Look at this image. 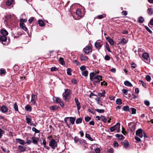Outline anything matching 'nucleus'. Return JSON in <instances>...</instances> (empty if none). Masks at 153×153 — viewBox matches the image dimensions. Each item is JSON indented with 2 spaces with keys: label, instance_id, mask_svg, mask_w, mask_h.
I'll return each mask as SVG.
<instances>
[{
  "label": "nucleus",
  "instance_id": "0eeeda50",
  "mask_svg": "<svg viewBox=\"0 0 153 153\" xmlns=\"http://www.w3.org/2000/svg\"><path fill=\"white\" fill-rule=\"evenodd\" d=\"M102 45V42L100 40H97L95 43V47L96 48L98 49H100Z\"/></svg>",
  "mask_w": 153,
  "mask_h": 153
},
{
  "label": "nucleus",
  "instance_id": "c85d7f7f",
  "mask_svg": "<svg viewBox=\"0 0 153 153\" xmlns=\"http://www.w3.org/2000/svg\"><path fill=\"white\" fill-rule=\"evenodd\" d=\"M38 23L39 25L41 27H43L45 25L44 23L42 20H38Z\"/></svg>",
  "mask_w": 153,
  "mask_h": 153
},
{
  "label": "nucleus",
  "instance_id": "58836bf2",
  "mask_svg": "<svg viewBox=\"0 0 153 153\" xmlns=\"http://www.w3.org/2000/svg\"><path fill=\"white\" fill-rule=\"evenodd\" d=\"M88 72L87 70L85 71L82 73V75L85 77H86L88 76Z\"/></svg>",
  "mask_w": 153,
  "mask_h": 153
},
{
  "label": "nucleus",
  "instance_id": "6e6d98bb",
  "mask_svg": "<svg viewBox=\"0 0 153 153\" xmlns=\"http://www.w3.org/2000/svg\"><path fill=\"white\" fill-rule=\"evenodd\" d=\"M146 79L147 81L149 82L151 79V77L150 76L147 75L146 76Z\"/></svg>",
  "mask_w": 153,
  "mask_h": 153
},
{
  "label": "nucleus",
  "instance_id": "4be33fe9",
  "mask_svg": "<svg viewBox=\"0 0 153 153\" xmlns=\"http://www.w3.org/2000/svg\"><path fill=\"white\" fill-rule=\"evenodd\" d=\"M53 100L54 102L56 103H59L61 102L60 99L57 97H54L53 98Z\"/></svg>",
  "mask_w": 153,
  "mask_h": 153
},
{
  "label": "nucleus",
  "instance_id": "37998d69",
  "mask_svg": "<svg viewBox=\"0 0 153 153\" xmlns=\"http://www.w3.org/2000/svg\"><path fill=\"white\" fill-rule=\"evenodd\" d=\"M26 121L27 123L28 124H30V123L31 122V119L27 117H26Z\"/></svg>",
  "mask_w": 153,
  "mask_h": 153
},
{
  "label": "nucleus",
  "instance_id": "9d476101",
  "mask_svg": "<svg viewBox=\"0 0 153 153\" xmlns=\"http://www.w3.org/2000/svg\"><path fill=\"white\" fill-rule=\"evenodd\" d=\"M37 98L36 95L32 94L31 95V102L32 105H34L36 103V100Z\"/></svg>",
  "mask_w": 153,
  "mask_h": 153
},
{
  "label": "nucleus",
  "instance_id": "39448f33",
  "mask_svg": "<svg viewBox=\"0 0 153 153\" xmlns=\"http://www.w3.org/2000/svg\"><path fill=\"white\" fill-rule=\"evenodd\" d=\"M144 132L141 128H139L136 131V134L137 136L142 138L143 136Z\"/></svg>",
  "mask_w": 153,
  "mask_h": 153
},
{
  "label": "nucleus",
  "instance_id": "e2e57ef3",
  "mask_svg": "<svg viewBox=\"0 0 153 153\" xmlns=\"http://www.w3.org/2000/svg\"><path fill=\"white\" fill-rule=\"evenodd\" d=\"M135 139L138 142H140L141 141L140 139L137 136L135 137Z\"/></svg>",
  "mask_w": 153,
  "mask_h": 153
},
{
  "label": "nucleus",
  "instance_id": "de8ad7c7",
  "mask_svg": "<svg viewBox=\"0 0 153 153\" xmlns=\"http://www.w3.org/2000/svg\"><path fill=\"white\" fill-rule=\"evenodd\" d=\"M123 110L125 111H128L129 110V108L128 106H124L123 107Z\"/></svg>",
  "mask_w": 153,
  "mask_h": 153
},
{
  "label": "nucleus",
  "instance_id": "ea45409f",
  "mask_svg": "<svg viewBox=\"0 0 153 153\" xmlns=\"http://www.w3.org/2000/svg\"><path fill=\"white\" fill-rule=\"evenodd\" d=\"M13 0H8L6 2V4L8 6H10L12 3Z\"/></svg>",
  "mask_w": 153,
  "mask_h": 153
},
{
  "label": "nucleus",
  "instance_id": "a878e982",
  "mask_svg": "<svg viewBox=\"0 0 153 153\" xmlns=\"http://www.w3.org/2000/svg\"><path fill=\"white\" fill-rule=\"evenodd\" d=\"M127 42V40L125 38H123L120 41V43L123 45L126 44Z\"/></svg>",
  "mask_w": 153,
  "mask_h": 153
},
{
  "label": "nucleus",
  "instance_id": "4d7b16f0",
  "mask_svg": "<svg viewBox=\"0 0 153 153\" xmlns=\"http://www.w3.org/2000/svg\"><path fill=\"white\" fill-rule=\"evenodd\" d=\"M80 70L82 71H85L86 69V68L85 67L84 65H82V66L80 68Z\"/></svg>",
  "mask_w": 153,
  "mask_h": 153
},
{
  "label": "nucleus",
  "instance_id": "c03bdc74",
  "mask_svg": "<svg viewBox=\"0 0 153 153\" xmlns=\"http://www.w3.org/2000/svg\"><path fill=\"white\" fill-rule=\"evenodd\" d=\"M122 143L124 145V146L125 147H127L129 144L128 142L125 141L122 142Z\"/></svg>",
  "mask_w": 153,
  "mask_h": 153
},
{
  "label": "nucleus",
  "instance_id": "bb28decb",
  "mask_svg": "<svg viewBox=\"0 0 153 153\" xmlns=\"http://www.w3.org/2000/svg\"><path fill=\"white\" fill-rule=\"evenodd\" d=\"M79 143L82 145L83 146H84L85 147H86V146H85V141L83 139H80L79 140Z\"/></svg>",
  "mask_w": 153,
  "mask_h": 153
},
{
  "label": "nucleus",
  "instance_id": "a211bd4d",
  "mask_svg": "<svg viewBox=\"0 0 153 153\" xmlns=\"http://www.w3.org/2000/svg\"><path fill=\"white\" fill-rule=\"evenodd\" d=\"M18 149L21 152H24L26 151V148L24 146L19 145L18 146Z\"/></svg>",
  "mask_w": 153,
  "mask_h": 153
},
{
  "label": "nucleus",
  "instance_id": "f704fd0d",
  "mask_svg": "<svg viewBox=\"0 0 153 153\" xmlns=\"http://www.w3.org/2000/svg\"><path fill=\"white\" fill-rule=\"evenodd\" d=\"M105 93V90H103L102 93H99L98 94V96L100 97H104V94Z\"/></svg>",
  "mask_w": 153,
  "mask_h": 153
},
{
  "label": "nucleus",
  "instance_id": "9b49d317",
  "mask_svg": "<svg viewBox=\"0 0 153 153\" xmlns=\"http://www.w3.org/2000/svg\"><path fill=\"white\" fill-rule=\"evenodd\" d=\"M128 126L131 131H134L136 128V125L133 123H130L128 124Z\"/></svg>",
  "mask_w": 153,
  "mask_h": 153
},
{
  "label": "nucleus",
  "instance_id": "8fccbe9b",
  "mask_svg": "<svg viewBox=\"0 0 153 153\" xmlns=\"http://www.w3.org/2000/svg\"><path fill=\"white\" fill-rule=\"evenodd\" d=\"M105 47L108 51L109 52H111V51L109 47V45L107 43H105Z\"/></svg>",
  "mask_w": 153,
  "mask_h": 153
},
{
  "label": "nucleus",
  "instance_id": "680f3d73",
  "mask_svg": "<svg viewBox=\"0 0 153 153\" xmlns=\"http://www.w3.org/2000/svg\"><path fill=\"white\" fill-rule=\"evenodd\" d=\"M145 28L150 33H152V31L149 29V28L147 26H145Z\"/></svg>",
  "mask_w": 153,
  "mask_h": 153
},
{
  "label": "nucleus",
  "instance_id": "6e6552de",
  "mask_svg": "<svg viewBox=\"0 0 153 153\" xmlns=\"http://www.w3.org/2000/svg\"><path fill=\"white\" fill-rule=\"evenodd\" d=\"M83 50L86 54H88L92 51V49L91 46H88L85 47L83 49Z\"/></svg>",
  "mask_w": 153,
  "mask_h": 153
},
{
  "label": "nucleus",
  "instance_id": "bf43d9fd",
  "mask_svg": "<svg viewBox=\"0 0 153 153\" xmlns=\"http://www.w3.org/2000/svg\"><path fill=\"white\" fill-rule=\"evenodd\" d=\"M80 139H79L77 137H75L74 138V141L75 143H78L79 142Z\"/></svg>",
  "mask_w": 153,
  "mask_h": 153
},
{
  "label": "nucleus",
  "instance_id": "412c9836",
  "mask_svg": "<svg viewBox=\"0 0 153 153\" xmlns=\"http://www.w3.org/2000/svg\"><path fill=\"white\" fill-rule=\"evenodd\" d=\"M124 84L125 85L130 87H132L133 86V85L131 84V83L129 81L127 80H126L124 82Z\"/></svg>",
  "mask_w": 153,
  "mask_h": 153
},
{
  "label": "nucleus",
  "instance_id": "b1692460",
  "mask_svg": "<svg viewBox=\"0 0 153 153\" xmlns=\"http://www.w3.org/2000/svg\"><path fill=\"white\" fill-rule=\"evenodd\" d=\"M25 109L27 111H31V108L30 106L28 105H27L25 107Z\"/></svg>",
  "mask_w": 153,
  "mask_h": 153
},
{
  "label": "nucleus",
  "instance_id": "09e8293b",
  "mask_svg": "<svg viewBox=\"0 0 153 153\" xmlns=\"http://www.w3.org/2000/svg\"><path fill=\"white\" fill-rule=\"evenodd\" d=\"M78 82L77 80L76 79H74L71 80V82L74 84H77Z\"/></svg>",
  "mask_w": 153,
  "mask_h": 153
},
{
  "label": "nucleus",
  "instance_id": "cd10ccee",
  "mask_svg": "<svg viewBox=\"0 0 153 153\" xmlns=\"http://www.w3.org/2000/svg\"><path fill=\"white\" fill-rule=\"evenodd\" d=\"M95 100H96L97 103L99 105H100L101 106L102 105V102L100 100L99 98H96Z\"/></svg>",
  "mask_w": 153,
  "mask_h": 153
},
{
  "label": "nucleus",
  "instance_id": "13d9d810",
  "mask_svg": "<svg viewBox=\"0 0 153 153\" xmlns=\"http://www.w3.org/2000/svg\"><path fill=\"white\" fill-rule=\"evenodd\" d=\"M4 131L0 128V138L4 134Z\"/></svg>",
  "mask_w": 153,
  "mask_h": 153
},
{
  "label": "nucleus",
  "instance_id": "4468645a",
  "mask_svg": "<svg viewBox=\"0 0 153 153\" xmlns=\"http://www.w3.org/2000/svg\"><path fill=\"white\" fill-rule=\"evenodd\" d=\"M74 100L76 103V104L77 106V109L79 110L81 108L80 102L78 101V99L76 98H75Z\"/></svg>",
  "mask_w": 153,
  "mask_h": 153
},
{
  "label": "nucleus",
  "instance_id": "6ab92c4d",
  "mask_svg": "<svg viewBox=\"0 0 153 153\" xmlns=\"http://www.w3.org/2000/svg\"><path fill=\"white\" fill-rule=\"evenodd\" d=\"M1 33L2 35V36H7L8 35V32L5 29L1 30Z\"/></svg>",
  "mask_w": 153,
  "mask_h": 153
},
{
  "label": "nucleus",
  "instance_id": "dca6fc26",
  "mask_svg": "<svg viewBox=\"0 0 153 153\" xmlns=\"http://www.w3.org/2000/svg\"><path fill=\"white\" fill-rule=\"evenodd\" d=\"M79 58L80 60L81 61H87L88 60V57L86 56L83 54H81L80 55Z\"/></svg>",
  "mask_w": 153,
  "mask_h": 153
},
{
  "label": "nucleus",
  "instance_id": "c9c22d12",
  "mask_svg": "<svg viewBox=\"0 0 153 153\" xmlns=\"http://www.w3.org/2000/svg\"><path fill=\"white\" fill-rule=\"evenodd\" d=\"M14 108L15 111H19L18 105L16 103H15L14 104Z\"/></svg>",
  "mask_w": 153,
  "mask_h": 153
},
{
  "label": "nucleus",
  "instance_id": "473e14b6",
  "mask_svg": "<svg viewBox=\"0 0 153 153\" xmlns=\"http://www.w3.org/2000/svg\"><path fill=\"white\" fill-rule=\"evenodd\" d=\"M85 136L86 138L88 139L89 140L91 141H92L93 140V139L91 137L90 135L86 133L85 134Z\"/></svg>",
  "mask_w": 153,
  "mask_h": 153
},
{
  "label": "nucleus",
  "instance_id": "2f4dec72",
  "mask_svg": "<svg viewBox=\"0 0 153 153\" xmlns=\"http://www.w3.org/2000/svg\"><path fill=\"white\" fill-rule=\"evenodd\" d=\"M148 13L150 15H152L153 14V10L152 8H149L148 9Z\"/></svg>",
  "mask_w": 153,
  "mask_h": 153
},
{
  "label": "nucleus",
  "instance_id": "4c0bfd02",
  "mask_svg": "<svg viewBox=\"0 0 153 153\" xmlns=\"http://www.w3.org/2000/svg\"><path fill=\"white\" fill-rule=\"evenodd\" d=\"M106 16L105 14H103L101 15H99L97 16V18L99 19H101L103 18L104 17Z\"/></svg>",
  "mask_w": 153,
  "mask_h": 153
},
{
  "label": "nucleus",
  "instance_id": "0e129e2a",
  "mask_svg": "<svg viewBox=\"0 0 153 153\" xmlns=\"http://www.w3.org/2000/svg\"><path fill=\"white\" fill-rule=\"evenodd\" d=\"M5 73V70H0V75H2Z\"/></svg>",
  "mask_w": 153,
  "mask_h": 153
},
{
  "label": "nucleus",
  "instance_id": "f257e3e1",
  "mask_svg": "<svg viewBox=\"0 0 153 153\" xmlns=\"http://www.w3.org/2000/svg\"><path fill=\"white\" fill-rule=\"evenodd\" d=\"M70 90L68 89H66L65 92L62 94L63 98L66 101H68L70 97Z\"/></svg>",
  "mask_w": 153,
  "mask_h": 153
},
{
  "label": "nucleus",
  "instance_id": "f3484780",
  "mask_svg": "<svg viewBox=\"0 0 153 153\" xmlns=\"http://www.w3.org/2000/svg\"><path fill=\"white\" fill-rule=\"evenodd\" d=\"M16 140L17 143L22 145H24L26 143L23 140H22L20 138H16Z\"/></svg>",
  "mask_w": 153,
  "mask_h": 153
},
{
  "label": "nucleus",
  "instance_id": "a18cd8bd",
  "mask_svg": "<svg viewBox=\"0 0 153 153\" xmlns=\"http://www.w3.org/2000/svg\"><path fill=\"white\" fill-rule=\"evenodd\" d=\"M95 111L99 113H103L104 112V110L102 109H96Z\"/></svg>",
  "mask_w": 153,
  "mask_h": 153
},
{
  "label": "nucleus",
  "instance_id": "5701e85b",
  "mask_svg": "<svg viewBox=\"0 0 153 153\" xmlns=\"http://www.w3.org/2000/svg\"><path fill=\"white\" fill-rule=\"evenodd\" d=\"M32 139L33 140L32 142L34 144H37L38 140V138H36L35 137H33L32 138Z\"/></svg>",
  "mask_w": 153,
  "mask_h": 153
},
{
  "label": "nucleus",
  "instance_id": "864d4df0",
  "mask_svg": "<svg viewBox=\"0 0 153 153\" xmlns=\"http://www.w3.org/2000/svg\"><path fill=\"white\" fill-rule=\"evenodd\" d=\"M32 130L33 131H35L36 133H39L40 132L39 130H37L35 127H33Z\"/></svg>",
  "mask_w": 153,
  "mask_h": 153
},
{
  "label": "nucleus",
  "instance_id": "ddd939ff",
  "mask_svg": "<svg viewBox=\"0 0 153 153\" xmlns=\"http://www.w3.org/2000/svg\"><path fill=\"white\" fill-rule=\"evenodd\" d=\"M8 110V108L5 105H2L0 109V110L3 113L7 112Z\"/></svg>",
  "mask_w": 153,
  "mask_h": 153
},
{
  "label": "nucleus",
  "instance_id": "338daca9",
  "mask_svg": "<svg viewBox=\"0 0 153 153\" xmlns=\"http://www.w3.org/2000/svg\"><path fill=\"white\" fill-rule=\"evenodd\" d=\"M91 119V118L89 117H85V121L88 122Z\"/></svg>",
  "mask_w": 153,
  "mask_h": 153
},
{
  "label": "nucleus",
  "instance_id": "5fc2aeb1",
  "mask_svg": "<svg viewBox=\"0 0 153 153\" xmlns=\"http://www.w3.org/2000/svg\"><path fill=\"white\" fill-rule=\"evenodd\" d=\"M131 109L132 111V113L133 114H135L136 113V110L134 108H131Z\"/></svg>",
  "mask_w": 153,
  "mask_h": 153
},
{
  "label": "nucleus",
  "instance_id": "79ce46f5",
  "mask_svg": "<svg viewBox=\"0 0 153 153\" xmlns=\"http://www.w3.org/2000/svg\"><path fill=\"white\" fill-rule=\"evenodd\" d=\"M82 119L81 118H77L76 121V124L80 123H82Z\"/></svg>",
  "mask_w": 153,
  "mask_h": 153
},
{
  "label": "nucleus",
  "instance_id": "49530a36",
  "mask_svg": "<svg viewBox=\"0 0 153 153\" xmlns=\"http://www.w3.org/2000/svg\"><path fill=\"white\" fill-rule=\"evenodd\" d=\"M116 102L117 104H121L122 103V100L120 99H117L116 100Z\"/></svg>",
  "mask_w": 153,
  "mask_h": 153
},
{
  "label": "nucleus",
  "instance_id": "7ed1b4c3",
  "mask_svg": "<svg viewBox=\"0 0 153 153\" xmlns=\"http://www.w3.org/2000/svg\"><path fill=\"white\" fill-rule=\"evenodd\" d=\"M49 146L54 149L57 146V143L54 139H52L49 142Z\"/></svg>",
  "mask_w": 153,
  "mask_h": 153
},
{
  "label": "nucleus",
  "instance_id": "20e7f679",
  "mask_svg": "<svg viewBox=\"0 0 153 153\" xmlns=\"http://www.w3.org/2000/svg\"><path fill=\"white\" fill-rule=\"evenodd\" d=\"M143 57L145 60V62L148 64H149L150 63V59L149 56V55L148 53H144L143 55Z\"/></svg>",
  "mask_w": 153,
  "mask_h": 153
},
{
  "label": "nucleus",
  "instance_id": "f03ea898",
  "mask_svg": "<svg viewBox=\"0 0 153 153\" xmlns=\"http://www.w3.org/2000/svg\"><path fill=\"white\" fill-rule=\"evenodd\" d=\"M120 123H117L113 126L111 127L110 129L111 132H113L115 130H117V132L120 131Z\"/></svg>",
  "mask_w": 153,
  "mask_h": 153
},
{
  "label": "nucleus",
  "instance_id": "393cba45",
  "mask_svg": "<svg viewBox=\"0 0 153 153\" xmlns=\"http://www.w3.org/2000/svg\"><path fill=\"white\" fill-rule=\"evenodd\" d=\"M116 137L118 138V139L120 140H123L125 137L122 134H117L116 135Z\"/></svg>",
  "mask_w": 153,
  "mask_h": 153
},
{
  "label": "nucleus",
  "instance_id": "f8f14e48",
  "mask_svg": "<svg viewBox=\"0 0 153 153\" xmlns=\"http://www.w3.org/2000/svg\"><path fill=\"white\" fill-rule=\"evenodd\" d=\"M76 14L80 17H82L83 16V13L82 12L81 10L78 9L76 11Z\"/></svg>",
  "mask_w": 153,
  "mask_h": 153
},
{
  "label": "nucleus",
  "instance_id": "774afa93",
  "mask_svg": "<svg viewBox=\"0 0 153 153\" xmlns=\"http://www.w3.org/2000/svg\"><path fill=\"white\" fill-rule=\"evenodd\" d=\"M74 63L76 64V65H79V62L76 60H74L73 61Z\"/></svg>",
  "mask_w": 153,
  "mask_h": 153
},
{
  "label": "nucleus",
  "instance_id": "a19ab883",
  "mask_svg": "<svg viewBox=\"0 0 153 153\" xmlns=\"http://www.w3.org/2000/svg\"><path fill=\"white\" fill-rule=\"evenodd\" d=\"M101 120L104 123H106L107 121V120L106 118H105V117L103 116H101Z\"/></svg>",
  "mask_w": 153,
  "mask_h": 153
},
{
  "label": "nucleus",
  "instance_id": "423d86ee",
  "mask_svg": "<svg viewBox=\"0 0 153 153\" xmlns=\"http://www.w3.org/2000/svg\"><path fill=\"white\" fill-rule=\"evenodd\" d=\"M100 80H102L101 76L99 75L96 76L91 81L95 83L99 82Z\"/></svg>",
  "mask_w": 153,
  "mask_h": 153
},
{
  "label": "nucleus",
  "instance_id": "aec40b11",
  "mask_svg": "<svg viewBox=\"0 0 153 153\" xmlns=\"http://www.w3.org/2000/svg\"><path fill=\"white\" fill-rule=\"evenodd\" d=\"M20 25L21 28L23 29L25 31H27V28L26 27L25 24L23 23H20Z\"/></svg>",
  "mask_w": 153,
  "mask_h": 153
},
{
  "label": "nucleus",
  "instance_id": "72a5a7b5",
  "mask_svg": "<svg viewBox=\"0 0 153 153\" xmlns=\"http://www.w3.org/2000/svg\"><path fill=\"white\" fill-rule=\"evenodd\" d=\"M106 39L108 40V41L110 44L111 45H113L114 44V41L112 39H111L110 38H107Z\"/></svg>",
  "mask_w": 153,
  "mask_h": 153
},
{
  "label": "nucleus",
  "instance_id": "e433bc0d",
  "mask_svg": "<svg viewBox=\"0 0 153 153\" xmlns=\"http://www.w3.org/2000/svg\"><path fill=\"white\" fill-rule=\"evenodd\" d=\"M58 108V107L57 106H52L50 107V108L53 111H55Z\"/></svg>",
  "mask_w": 153,
  "mask_h": 153
},
{
  "label": "nucleus",
  "instance_id": "2eb2a0df",
  "mask_svg": "<svg viewBox=\"0 0 153 153\" xmlns=\"http://www.w3.org/2000/svg\"><path fill=\"white\" fill-rule=\"evenodd\" d=\"M99 73V71L96 72H91L90 74V79L91 81L95 77L96 74Z\"/></svg>",
  "mask_w": 153,
  "mask_h": 153
},
{
  "label": "nucleus",
  "instance_id": "1a4fd4ad",
  "mask_svg": "<svg viewBox=\"0 0 153 153\" xmlns=\"http://www.w3.org/2000/svg\"><path fill=\"white\" fill-rule=\"evenodd\" d=\"M7 40V37L6 36H0V42H1L3 44L7 45L8 43H4V42H6Z\"/></svg>",
  "mask_w": 153,
  "mask_h": 153
},
{
  "label": "nucleus",
  "instance_id": "69168bd1",
  "mask_svg": "<svg viewBox=\"0 0 153 153\" xmlns=\"http://www.w3.org/2000/svg\"><path fill=\"white\" fill-rule=\"evenodd\" d=\"M105 59L107 61L109 60L110 59V57L108 55H106L105 56Z\"/></svg>",
  "mask_w": 153,
  "mask_h": 153
},
{
  "label": "nucleus",
  "instance_id": "3c124183",
  "mask_svg": "<svg viewBox=\"0 0 153 153\" xmlns=\"http://www.w3.org/2000/svg\"><path fill=\"white\" fill-rule=\"evenodd\" d=\"M75 119L73 117H71L70 118V121L72 124H74V123Z\"/></svg>",
  "mask_w": 153,
  "mask_h": 153
},
{
  "label": "nucleus",
  "instance_id": "7c9ffc66",
  "mask_svg": "<svg viewBox=\"0 0 153 153\" xmlns=\"http://www.w3.org/2000/svg\"><path fill=\"white\" fill-rule=\"evenodd\" d=\"M59 63L61 64L62 65H65V62L64 61L63 59L62 58H60L59 59Z\"/></svg>",
  "mask_w": 153,
  "mask_h": 153
},
{
  "label": "nucleus",
  "instance_id": "603ef678",
  "mask_svg": "<svg viewBox=\"0 0 153 153\" xmlns=\"http://www.w3.org/2000/svg\"><path fill=\"white\" fill-rule=\"evenodd\" d=\"M67 74L69 75H71V69L70 68H68L67 69Z\"/></svg>",
  "mask_w": 153,
  "mask_h": 153
},
{
  "label": "nucleus",
  "instance_id": "c756f323",
  "mask_svg": "<svg viewBox=\"0 0 153 153\" xmlns=\"http://www.w3.org/2000/svg\"><path fill=\"white\" fill-rule=\"evenodd\" d=\"M144 21V19L142 17H139L138 19V22L140 23H142Z\"/></svg>",
  "mask_w": 153,
  "mask_h": 153
},
{
  "label": "nucleus",
  "instance_id": "052dcab7",
  "mask_svg": "<svg viewBox=\"0 0 153 153\" xmlns=\"http://www.w3.org/2000/svg\"><path fill=\"white\" fill-rule=\"evenodd\" d=\"M58 69L55 67H53L51 68V71H57Z\"/></svg>",
  "mask_w": 153,
  "mask_h": 153
}]
</instances>
